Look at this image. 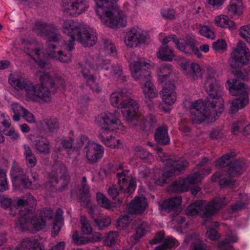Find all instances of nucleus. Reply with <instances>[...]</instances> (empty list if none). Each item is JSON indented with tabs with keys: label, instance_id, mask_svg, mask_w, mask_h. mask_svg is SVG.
Masks as SVG:
<instances>
[{
	"label": "nucleus",
	"instance_id": "f257e3e1",
	"mask_svg": "<svg viewBox=\"0 0 250 250\" xmlns=\"http://www.w3.org/2000/svg\"><path fill=\"white\" fill-rule=\"evenodd\" d=\"M35 30L38 35L47 38L45 53L49 57L64 63H68L71 61V51H68V43L62 48L57 44L58 42L62 41L57 29L45 23L38 22L36 23Z\"/></svg>",
	"mask_w": 250,
	"mask_h": 250
},
{
	"label": "nucleus",
	"instance_id": "f03ea898",
	"mask_svg": "<svg viewBox=\"0 0 250 250\" xmlns=\"http://www.w3.org/2000/svg\"><path fill=\"white\" fill-rule=\"evenodd\" d=\"M205 89L208 95L204 100V123H210L218 120L224 111L223 87L214 78L208 77Z\"/></svg>",
	"mask_w": 250,
	"mask_h": 250
},
{
	"label": "nucleus",
	"instance_id": "7ed1b4c3",
	"mask_svg": "<svg viewBox=\"0 0 250 250\" xmlns=\"http://www.w3.org/2000/svg\"><path fill=\"white\" fill-rule=\"evenodd\" d=\"M63 33L70 37L68 43V51L74 49V42L77 41L84 47L92 46L97 41L96 31L88 26H83L73 20L64 21L62 23Z\"/></svg>",
	"mask_w": 250,
	"mask_h": 250
},
{
	"label": "nucleus",
	"instance_id": "20e7f679",
	"mask_svg": "<svg viewBox=\"0 0 250 250\" xmlns=\"http://www.w3.org/2000/svg\"><path fill=\"white\" fill-rule=\"evenodd\" d=\"M118 0H96L95 12L101 21L107 26L116 28L125 27L126 18L116 5Z\"/></svg>",
	"mask_w": 250,
	"mask_h": 250
},
{
	"label": "nucleus",
	"instance_id": "39448f33",
	"mask_svg": "<svg viewBox=\"0 0 250 250\" xmlns=\"http://www.w3.org/2000/svg\"><path fill=\"white\" fill-rule=\"evenodd\" d=\"M40 79L42 83L40 86L29 82L24 90L25 97L33 102H49L51 99V93L55 91L56 83L46 72H42Z\"/></svg>",
	"mask_w": 250,
	"mask_h": 250
},
{
	"label": "nucleus",
	"instance_id": "423d86ee",
	"mask_svg": "<svg viewBox=\"0 0 250 250\" xmlns=\"http://www.w3.org/2000/svg\"><path fill=\"white\" fill-rule=\"evenodd\" d=\"M131 90L124 88L120 91L112 93L110 96V102L113 106L123 109L124 118L128 121H133L139 105L132 98Z\"/></svg>",
	"mask_w": 250,
	"mask_h": 250
},
{
	"label": "nucleus",
	"instance_id": "0eeeda50",
	"mask_svg": "<svg viewBox=\"0 0 250 250\" xmlns=\"http://www.w3.org/2000/svg\"><path fill=\"white\" fill-rule=\"evenodd\" d=\"M119 113L114 111L113 113L106 112L101 114L96 119V122L101 127L100 138L103 142L107 146L114 148L118 147L120 140L116 139L111 136L105 137L104 136L105 132L113 131L118 129L121 122L118 119Z\"/></svg>",
	"mask_w": 250,
	"mask_h": 250
},
{
	"label": "nucleus",
	"instance_id": "6e6552de",
	"mask_svg": "<svg viewBox=\"0 0 250 250\" xmlns=\"http://www.w3.org/2000/svg\"><path fill=\"white\" fill-rule=\"evenodd\" d=\"M228 203L225 198L216 197L204 207V226H206V229H208L206 235L211 240L215 241L220 237L216 230L219 225L217 222H215L214 227H210L207 224L211 221L212 216Z\"/></svg>",
	"mask_w": 250,
	"mask_h": 250
},
{
	"label": "nucleus",
	"instance_id": "1a4fd4ad",
	"mask_svg": "<svg viewBox=\"0 0 250 250\" xmlns=\"http://www.w3.org/2000/svg\"><path fill=\"white\" fill-rule=\"evenodd\" d=\"M230 93L234 96H239L231 103L230 110L235 113L243 108L249 102L248 94L246 90L245 84L233 79L227 81Z\"/></svg>",
	"mask_w": 250,
	"mask_h": 250
},
{
	"label": "nucleus",
	"instance_id": "9d476101",
	"mask_svg": "<svg viewBox=\"0 0 250 250\" xmlns=\"http://www.w3.org/2000/svg\"><path fill=\"white\" fill-rule=\"evenodd\" d=\"M161 160L169 169L165 171L163 174L162 179L155 181L156 186H162L166 183V179H168L173 175L178 174L188 166V162L186 160L179 159L174 155L168 156L163 153Z\"/></svg>",
	"mask_w": 250,
	"mask_h": 250
},
{
	"label": "nucleus",
	"instance_id": "9b49d317",
	"mask_svg": "<svg viewBox=\"0 0 250 250\" xmlns=\"http://www.w3.org/2000/svg\"><path fill=\"white\" fill-rule=\"evenodd\" d=\"M130 63L129 67L132 77L136 81L148 80L150 77V73L148 68L151 67L149 61L145 58H140L134 53H130L128 57Z\"/></svg>",
	"mask_w": 250,
	"mask_h": 250
},
{
	"label": "nucleus",
	"instance_id": "f8f14e48",
	"mask_svg": "<svg viewBox=\"0 0 250 250\" xmlns=\"http://www.w3.org/2000/svg\"><path fill=\"white\" fill-rule=\"evenodd\" d=\"M229 64L232 68L247 65L250 62V51L246 43L240 41L231 53Z\"/></svg>",
	"mask_w": 250,
	"mask_h": 250
},
{
	"label": "nucleus",
	"instance_id": "ddd939ff",
	"mask_svg": "<svg viewBox=\"0 0 250 250\" xmlns=\"http://www.w3.org/2000/svg\"><path fill=\"white\" fill-rule=\"evenodd\" d=\"M88 62H86L82 70L83 77L86 80L87 84L90 88L94 91L99 92L101 91V88L99 86V84L96 82L95 79L91 73L90 68L93 69L95 65L97 66L101 65L104 66V64H107L110 62L109 60H104L102 58H96L95 60H93L92 62L90 60L88 61Z\"/></svg>",
	"mask_w": 250,
	"mask_h": 250
},
{
	"label": "nucleus",
	"instance_id": "4468645a",
	"mask_svg": "<svg viewBox=\"0 0 250 250\" xmlns=\"http://www.w3.org/2000/svg\"><path fill=\"white\" fill-rule=\"evenodd\" d=\"M62 6L66 15L76 16L85 12L89 4L87 0H64Z\"/></svg>",
	"mask_w": 250,
	"mask_h": 250
},
{
	"label": "nucleus",
	"instance_id": "2eb2a0df",
	"mask_svg": "<svg viewBox=\"0 0 250 250\" xmlns=\"http://www.w3.org/2000/svg\"><path fill=\"white\" fill-rule=\"evenodd\" d=\"M174 43L179 50L186 54L190 53L192 51L199 58L202 56L200 50L203 51V45H201L199 49L196 42L191 38H187L186 40L176 39Z\"/></svg>",
	"mask_w": 250,
	"mask_h": 250
},
{
	"label": "nucleus",
	"instance_id": "dca6fc26",
	"mask_svg": "<svg viewBox=\"0 0 250 250\" xmlns=\"http://www.w3.org/2000/svg\"><path fill=\"white\" fill-rule=\"evenodd\" d=\"M146 35L145 32L138 26L132 28L128 31L125 39V43L129 47H137L145 42Z\"/></svg>",
	"mask_w": 250,
	"mask_h": 250
},
{
	"label": "nucleus",
	"instance_id": "f3484780",
	"mask_svg": "<svg viewBox=\"0 0 250 250\" xmlns=\"http://www.w3.org/2000/svg\"><path fill=\"white\" fill-rule=\"evenodd\" d=\"M131 123V125L139 129L144 130L153 126L157 123L156 117L152 114H149L146 117L144 116L137 111L134 116L133 121H128Z\"/></svg>",
	"mask_w": 250,
	"mask_h": 250
},
{
	"label": "nucleus",
	"instance_id": "a211bd4d",
	"mask_svg": "<svg viewBox=\"0 0 250 250\" xmlns=\"http://www.w3.org/2000/svg\"><path fill=\"white\" fill-rule=\"evenodd\" d=\"M84 150L87 162L90 164L97 163L101 159L104 154L102 146L93 142L85 146Z\"/></svg>",
	"mask_w": 250,
	"mask_h": 250
},
{
	"label": "nucleus",
	"instance_id": "6ab92c4d",
	"mask_svg": "<svg viewBox=\"0 0 250 250\" xmlns=\"http://www.w3.org/2000/svg\"><path fill=\"white\" fill-rule=\"evenodd\" d=\"M181 203V197H171L168 199L158 202V204L162 210L167 213L173 211L176 213V215H177L180 211Z\"/></svg>",
	"mask_w": 250,
	"mask_h": 250
},
{
	"label": "nucleus",
	"instance_id": "aec40b11",
	"mask_svg": "<svg viewBox=\"0 0 250 250\" xmlns=\"http://www.w3.org/2000/svg\"><path fill=\"white\" fill-rule=\"evenodd\" d=\"M189 109L190 110V119L194 124H201L203 122V101L199 99L191 103Z\"/></svg>",
	"mask_w": 250,
	"mask_h": 250
},
{
	"label": "nucleus",
	"instance_id": "412c9836",
	"mask_svg": "<svg viewBox=\"0 0 250 250\" xmlns=\"http://www.w3.org/2000/svg\"><path fill=\"white\" fill-rule=\"evenodd\" d=\"M131 225L135 229V233L131 236L135 243L138 242L140 239L145 236L149 230V226L147 222L139 218L133 220Z\"/></svg>",
	"mask_w": 250,
	"mask_h": 250
},
{
	"label": "nucleus",
	"instance_id": "4be33fe9",
	"mask_svg": "<svg viewBox=\"0 0 250 250\" xmlns=\"http://www.w3.org/2000/svg\"><path fill=\"white\" fill-rule=\"evenodd\" d=\"M147 206L146 198L144 197H136L132 200L128 206V212L129 214H142Z\"/></svg>",
	"mask_w": 250,
	"mask_h": 250
},
{
	"label": "nucleus",
	"instance_id": "5701e85b",
	"mask_svg": "<svg viewBox=\"0 0 250 250\" xmlns=\"http://www.w3.org/2000/svg\"><path fill=\"white\" fill-rule=\"evenodd\" d=\"M35 138L32 140L35 149L40 153L47 155L50 153L51 146L49 141L41 135L32 136Z\"/></svg>",
	"mask_w": 250,
	"mask_h": 250
},
{
	"label": "nucleus",
	"instance_id": "b1692460",
	"mask_svg": "<svg viewBox=\"0 0 250 250\" xmlns=\"http://www.w3.org/2000/svg\"><path fill=\"white\" fill-rule=\"evenodd\" d=\"M24 51L31 58L33 59L41 68L44 67L46 63L40 59V50L37 47L36 42H28L24 47Z\"/></svg>",
	"mask_w": 250,
	"mask_h": 250
},
{
	"label": "nucleus",
	"instance_id": "393cba45",
	"mask_svg": "<svg viewBox=\"0 0 250 250\" xmlns=\"http://www.w3.org/2000/svg\"><path fill=\"white\" fill-rule=\"evenodd\" d=\"M246 169L245 161L238 159L230 162L227 169V173L229 177H237L241 175Z\"/></svg>",
	"mask_w": 250,
	"mask_h": 250
},
{
	"label": "nucleus",
	"instance_id": "a878e982",
	"mask_svg": "<svg viewBox=\"0 0 250 250\" xmlns=\"http://www.w3.org/2000/svg\"><path fill=\"white\" fill-rule=\"evenodd\" d=\"M30 81L18 73L11 74L9 76V83L17 90H24Z\"/></svg>",
	"mask_w": 250,
	"mask_h": 250
},
{
	"label": "nucleus",
	"instance_id": "bb28decb",
	"mask_svg": "<svg viewBox=\"0 0 250 250\" xmlns=\"http://www.w3.org/2000/svg\"><path fill=\"white\" fill-rule=\"evenodd\" d=\"M201 174L196 172L186 178H179L173 183V188H188L201 181Z\"/></svg>",
	"mask_w": 250,
	"mask_h": 250
},
{
	"label": "nucleus",
	"instance_id": "cd10ccee",
	"mask_svg": "<svg viewBox=\"0 0 250 250\" xmlns=\"http://www.w3.org/2000/svg\"><path fill=\"white\" fill-rule=\"evenodd\" d=\"M168 84L164 83L162 90V99L163 102L168 105H171L174 103L176 99V93L175 92V86L171 81H168Z\"/></svg>",
	"mask_w": 250,
	"mask_h": 250
},
{
	"label": "nucleus",
	"instance_id": "c85d7f7f",
	"mask_svg": "<svg viewBox=\"0 0 250 250\" xmlns=\"http://www.w3.org/2000/svg\"><path fill=\"white\" fill-rule=\"evenodd\" d=\"M67 173L66 167L61 163H57L53 165L52 171L49 174V177L51 182L58 183L59 179L62 178L66 179Z\"/></svg>",
	"mask_w": 250,
	"mask_h": 250
},
{
	"label": "nucleus",
	"instance_id": "c756f323",
	"mask_svg": "<svg viewBox=\"0 0 250 250\" xmlns=\"http://www.w3.org/2000/svg\"><path fill=\"white\" fill-rule=\"evenodd\" d=\"M129 171L125 170L116 174L118 178V183L120 188L127 187V188H135L136 186V180L129 175Z\"/></svg>",
	"mask_w": 250,
	"mask_h": 250
},
{
	"label": "nucleus",
	"instance_id": "7c9ffc66",
	"mask_svg": "<svg viewBox=\"0 0 250 250\" xmlns=\"http://www.w3.org/2000/svg\"><path fill=\"white\" fill-rule=\"evenodd\" d=\"M11 174L14 182L20 183V186L29 187L31 186V182L28 178H26L25 176L23 177V169L18 165H15L13 166Z\"/></svg>",
	"mask_w": 250,
	"mask_h": 250
},
{
	"label": "nucleus",
	"instance_id": "2f4dec72",
	"mask_svg": "<svg viewBox=\"0 0 250 250\" xmlns=\"http://www.w3.org/2000/svg\"><path fill=\"white\" fill-rule=\"evenodd\" d=\"M154 138L157 143L161 145H167L169 143L170 138L166 125L160 126L156 129Z\"/></svg>",
	"mask_w": 250,
	"mask_h": 250
},
{
	"label": "nucleus",
	"instance_id": "473e14b6",
	"mask_svg": "<svg viewBox=\"0 0 250 250\" xmlns=\"http://www.w3.org/2000/svg\"><path fill=\"white\" fill-rule=\"evenodd\" d=\"M223 172L220 171L216 172L211 177V181L213 182H219V185L225 187H237L238 182L234 179L223 177Z\"/></svg>",
	"mask_w": 250,
	"mask_h": 250
},
{
	"label": "nucleus",
	"instance_id": "72a5a7b5",
	"mask_svg": "<svg viewBox=\"0 0 250 250\" xmlns=\"http://www.w3.org/2000/svg\"><path fill=\"white\" fill-rule=\"evenodd\" d=\"M172 66L170 64H162L158 67V75L159 79L161 81V83H164L166 82V83H167L166 81L167 80H168V82L170 81L169 78L170 76H172Z\"/></svg>",
	"mask_w": 250,
	"mask_h": 250
},
{
	"label": "nucleus",
	"instance_id": "f704fd0d",
	"mask_svg": "<svg viewBox=\"0 0 250 250\" xmlns=\"http://www.w3.org/2000/svg\"><path fill=\"white\" fill-rule=\"evenodd\" d=\"M228 13L233 17L240 16L243 13L242 0H231L228 7Z\"/></svg>",
	"mask_w": 250,
	"mask_h": 250
},
{
	"label": "nucleus",
	"instance_id": "c9c22d12",
	"mask_svg": "<svg viewBox=\"0 0 250 250\" xmlns=\"http://www.w3.org/2000/svg\"><path fill=\"white\" fill-rule=\"evenodd\" d=\"M157 54L159 58L165 61H171L175 56L173 50L168 45H162Z\"/></svg>",
	"mask_w": 250,
	"mask_h": 250
},
{
	"label": "nucleus",
	"instance_id": "e433bc0d",
	"mask_svg": "<svg viewBox=\"0 0 250 250\" xmlns=\"http://www.w3.org/2000/svg\"><path fill=\"white\" fill-rule=\"evenodd\" d=\"M203 201L200 200L190 204L186 210V214L188 215L194 216L199 214L203 217Z\"/></svg>",
	"mask_w": 250,
	"mask_h": 250
},
{
	"label": "nucleus",
	"instance_id": "4c0bfd02",
	"mask_svg": "<svg viewBox=\"0 0 250 250\" xmlns=\"http://www.w3.org/2000/svg\"><path fill=\"white\" fill-rule=\"evenodd\" d=\"M39 243L37 239H24L21 245L16 248L15 250H40Z\"/></svg>",
	"mask_w": 250,
	"mask_h": 250
},
{
	"label": "nucleus",
	"instance_id": "58836bf2",
	"mask_svg": "<svg viewBox=\"0 0 250 250\" xmlns=\"http://www.w3.org/2000/svg\"><path fill=\"white\" fill-rule=\"evenodd\" d=\"M77 193L81 205L84 207H88L91 197L88 188H79Z\"/></svg>",
	"mask_w": 250,
	"mask_h": 250
},
{
	"label": "nucleus",
	"instance_id": "ea45409f",
	"mask_svg": "<svg viewBox=\"0 0 250 250\" xmlns=\"http://www.w3.org/2000/svg\"><path fill=\"white\" fill-rule=\"evenodd\" d=\"M216 22L221 27L235 29V25L233 21L230 20L226 15H220L215 18Z\"/></svg>",
	"mask_w": 250,
	"mask_h": 250
},
{
	"label": "nucleus",
	"instance_id": "a19ab883",
	"mask_svg": "<svg viewBox=\"0 0 250 250\" xmlns=\"http://www.w3.org/2000/svg\"><path fill=\"white\" fill-rule=\"evenodd\" d=\"M24 154L25 156L27 165L29 167H34L37 164V159L36 156L29 146L24 145Z\"/></svg>",
	"mask_w": 250,
	"mask_h": 250
},
{
	"label": "nucleus",
	"instance_id": "79ce46f5",
	"mask_svg": "<svg viewBox=\"0 0 250 250\" xmlns=\"http://www.w3.org/2000/svg\"><path fill=\"white\" fill-rule=\"evenodd\" d=\"M30 223L34 229L37 231L42 229L46 226L45 220L40 217L37 213L31 218Z\"/></svg>",
	"mask_w": 250,
	"mask_h": 250
},
{
	"label": "nucleus",
	"instance_id": "37998d69",
	"mask_svg": "<svg viewBox=\"0 0 250 250\" xmlns=\"http://www.w3.org/2000/svg\"><path fill=\"white\" fill-rule=\"evenodd\" d=\"M144 81L145 82V84L143 88V91L145 95L149 98H153L157 97V93L154 91V85L149 81V79Z\"/></svg>",
	"mask_w": 250,
	"mask_h": 250
},
{
	"label": "nucleus",
	"instance_id": "c03bdc74",
	"mask_svg": "<svg viewBox=\"0 0 250 250\" xmlns=\"http://www.w3.org/2000/svg\"><path fill=\"white\" fill-rule=\"evenodd\" d=\"M96 199L98 204L102 208L109 209L113 207V203L101 193H97Z\"/></svg>",
	"mask_w": 250,
	"mask_h": 250
},
{
	"label": "nucleus",
	"instance_id": "a18cd8bd",
	"mask_svg": "<svg viewBox=\"0 0 250 250\" xmlns=\"http://www.w3.org/2000/svg\"><path fill=\"white\" fill-rule=\"evenodd\" d=\"M202 74L201 66L197 63H192L190 66L189 73L187 75L192 77L194 79H196L201 77Z\"/></svg>",
	"mask_w": 250,
	"mask_h": 250
},
{
	"label": "nucleus",
	"instance_id": "49530a36",
	"mask_svg": "<svg viewBox=\"0 0 250 250\" xmlns=\"http://www.w3.org/2000/svg\"><path fill=\"white\" fill-rule=\"evenodd\" d=\"M234 155L233 153H229L223 155L219 159H218L216 163V166L221 167H225L226 166L229 167L231 162L230 161V159Z\"/></svg>",
	"mask_w": 250,
	"mask_h": 250
},
{
	"label": "nucleus",
	"instance_id": "de8ad7c7",
	"mask_svg": "<svg viewBox=\"0 0 250 250\" xmlns=\"http://www.w3.org/2000/svg\"><path fill=\"white\" fill-rule=\"evenodd\" d=\"M21 217L19 219V222L21 224V227L23 229H27L31 224V219L29 214L28 213H23L21 212Z\"/></svg>",
	"mask_w": 250,
	"mask_h": 250
},
{
	"label": "nucleus",
	"instance_id": "09e8293b",
	"mask_svg": "<svg viewBox=\"0 0 250 250\" xmlns=\"http://www.w3.org/2000/svg\"><path fill=\"white\" fill-rule=\"evenodd\" d=\"M80 221L82 231L86 234H91L92 231V229L86 218L84 216H82Z\"/></svg>",
	"mask_w": 250,
	"mask_h": 250
},
{
	"label": "nucleus",
	"instance_id": "8fccbe9b",
	"mask_svg": "<svg viewBox=\"0 0 250 250\" xmlns=\"http://www.w3.org/2000/svg\"><path fill=\"white\" fill-rule=\"evenodd\" d=\"M103 44L104 50L107 53L113 55L116 53V47L109 40L107 39H103Z\"/></svg>",
	"mask_w": 250,
	"mask_h": 250
},
{
	"label": "nucleus",
	"instance_id": "3c124183",
	"mask_svg": "<svg viewBox=\"0 0 250 250\" xmlns=\"http://www.w3.org/2000/svg\"><path fill=\"white\" fill-rule=\"evenodd\" d=\"M89 143H92V142L89 141L87 137L81 136L77 140L76 145L73 146V151L79 152L84 145L87 146Z\"/></svg>",
	"mask_w": 250,
	"mask_h": 250
},
{
	"label": "nucleus",
	"instance_id": "603ef678",
	"mask_svg": "<svg viewBox=\"0 0 250 250\" xmlns=\"http://www.w3.org/2000/svg\"><path fill=\"white\" fill-rule=\"evenodd\" d=\"M44 123L49 132H55L59 127L58 122L56 119H47L45 120Z\"/></svg>",
	"mask_w": 250,
	"mask_h": 250
},
{
	"label": "nucleus",
	"instance_id": "864d4df0",
	"mask_svg": "<svg viewBox=\"0 0 250 250\" xmlns=\"http://www.w3.org/2000/svg\"><path fill=\"white\" fill-rule=\"evenodd\" d=\"M37 213L39 215L40 217H42L43 220L46 221V220H49L52 218L54 215V212L50 208H45L42 210H38Z\"/></svg>",
	"mask_w": 250,
	"mask_h": 250
},
{
	"label": "nucleus",
	"instance_id": "5fc2aeb1",
	"mask_svg": "<svg viewBox=\"0 0 250 250\" xmlns=\"http://www.w3.org/2000/svg\"><path fill=\"white\" fill-rule=\"evenodd\" d=\"M94 222L100 230H102L109 226L111 224V219L109 218L94 219Z\"/></svg>",
	"mask_w": 250,
	"mask_h": 250
},
{
	"label": "nucleus",
	"instance_id": "6e6d98bb",
	"mask_svg": "<svg viewBox=\"0 0 250 250\" xmlns=\"http://www.w3.org/2000/svg\"><path fill=\"white\" fill-rule=\"evenodd\" d=\"M110 73L116 78H121L123 71L120 66L117 63H113L109 69Z\"/></svg>",
	"mask_w": 250,
	"mask_h": 250
},
{
	"label": "nucleus",
	"instance_id": "4d7b16f0",
	"mask_svg": "<svg viewBox=\"0 0 250 250\" xmlns=\"http://www.w3.org/2000/svg\"><path fill=\"white\" fill-rule=\"evenodd\" d=\"M250 68L249 69V71L247 69H243L240 70H236L233 72L234 75L236 77V78L244 81L247 80L248 79V76L250 75Z\"/></svg>",
	"mask_w": 250,
	"mask_h": 250
},
{
	"label": "nucleus",
	"instance_id": "13d9d810",
	"mask_svg": "<svg viewBox=\"0 0 250 250\" xmlns=\"http://www.w3.org/2000/svg\"><path fill=\"white\" fill-rule=\"evenodd\" d=\"M135 154L136 156L142 159H145L148 158L149 152L142 146H137L135 148Z\"/></svg>",
	"mask_w": 250,
	"mask_h": 250
},
{
	"label": "nucleus",
	"instance_id": "bf43d9fd",
	"mask_svg": "<svg viewBox=\"0 0 250 250\" xmlns=\"http://www.w3.org/2000/svg\"><path fill=\"white\" fill-rule=\"evenodd\" d=\"M118 236V231H110L108 233L105 242L107 245H114L116 242V240Z\"/></svg>",
	"mask_w": 250,
	"mask_h": 250
},
{
	"label": "nucleus",
	"instance_id": "052dcab7",
	"mask_svg": "<svg viewBox=\"0 0 250 250\" xmlns=\"http://www.w3.org/2000/svg\"><path fill=\"white\" fill-rule=\"evenodd\" d=\"M240 35L247 42L250 43V25L241 28Z\"/></svg>",
	"mask_w": 250,
	"mask_h": 250
},
{
	"label": "nucleus",
	"instance_id": "680f3d73",
	"mask_svg": "<svg viewBox=\"0 0 250 250\" xmlns=\"http://www.w3.org/2000/svg\"><path fill=\"white\" fill-rule=\"evenodd\" d=\"M180 65L185 74L188 75L190 69V62L186 59H182L179 61Z\"/></svg>",
	"mask_w": 250,
	"mask_h": 250
},
{
	"label": "nucleus",
	"instance_id": "e2e57ef3",
	"mask_svg": "<svg viewBox=\"0 0 250 250\" xmlns=\"http://www.w3.org/2000/svg\"><path fill=\"white\" fill-rule=\"evenodd\" d=\"M227 47V43L223 40H218L213 43V48L215 50H224Z\"/></svg>",
	"mask_w": 250,
	"mask_h": 250
},
{
	"label": "nucleus",
	"instance_id": "0e129e2a",
	"mask_svg": "<svg viewBox=\"0 0 250 250\" xmlns=\"http://www.w3.org/2000/svg\"><path fill=\"white\" fill-rule=\"evenodd\" d=\"M10 124L8 120L4 118L3 113H0V131L5 132L4 128L9 127Z\"/></svg>",
	"mask_w": 250,
	"mask_h": 250
},
{
	"label": "nucleus",
	"instance_id": "69168bd1",
	"mask_svg": "<svg viewBox=\"0 0 250 250\" xmlns=\"http://www.w3.org/2000/svg\"><path fill=\"white\" fill-rule=\"evenodd\" d=\"M31 199L33 200V202L32 203L34 204L35 202V200L33 198V197L31 195H29L28 199H24L23 198L22 199H18L17 202V205L18 207H22L24 206L28 205L30 204V201Z\"/></svg>",
	"mask_w": 250,
	"mask_h": 250
},
{
	"label": "nucleus",
	"instance_id": "338daca9",
	"mask_svg": "<svg viewBox=\"0 0 250 250\" xmlns=\"http://www.w3.org/2000/svg\"><path fill=\"white\" fill-rule=\"evenodd\" d=\"M0 204L3 208L6 209L11 207V200L3 195H0Z\"/></svg>",
	"mask_w": 250,
	"mask_h": 250
},
{
	"label": "nucleus",
	"instance_id": "774afa93",
	"mask_svg": "<svg viewBox=\"0 0 250 250\" xmlns=\"http://www.w3.org/2000/svg\"><path fill=\"white\" fill-rule=\"evenodd\" d=\"M164 237V232L162 231L157 232L155 237L150 241L151 244H156L162 241Z\"/></svg>",
	"mask_w": 250,
	"mask_h": 250
}]
</instances>
